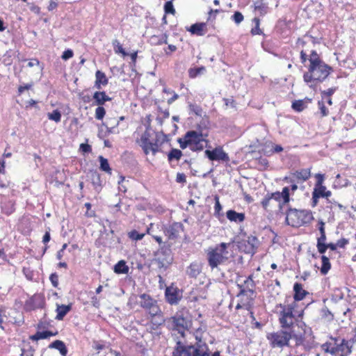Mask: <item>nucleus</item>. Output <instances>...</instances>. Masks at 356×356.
Segmentation results:
<instances>
[{
	"label": "nucleus",
	"instance_id": "nucleus-1",
	"mask_svg": "<svg viewBox=\"0 0 356 356\" xmlns=\"http://www.w3.org/2000/svg\"><path fill=\"white\" fill-rule=\"evenodd\" d=\"M208 345L199 339L195 344L185 343L177 340L172 356H211Z\"/></svg>",
	"mask_w": 356,
	"mask_h": 356
},
{
	"label": "nucleus",
	"instance_id": "nucleus-2",
	"mask_svg": "<svg viewBox=\"0 0 356 356\" xmlns=\"http://www.w3.org/2000/svg\"><path fill=\"white\" fill-rule=\"evenodd\" d=\"M331 71L332 67L324 62L309 66L308 72L303 75L304 81L309 84L310 88H314L316 83L323 82Z\"/></svg>",
	"mask_w": 356,
	"mask_h": 356
},
{
	"label": "nucleus",
	"instance_id": "nucleus-3",
	"mask_svg": "<svg viewBox=\"0 0 356 356\" xmlns=\"http://www.w3.org/2000/svg\"><path fill=\"white\" fill-rule=\"evenodd\" d=\"M229 243H220L214 247H210L207 251L208 264L213 270L218 266L225 264L229 259L227 250Z\"/></svg>",
	"mask_w": 356,
	"mask_h": 356
},
{
	"label": "nucleus",
	"instance_id": "nucleus-4",
	"mask_svg": "<svg viewBox=\"0 0 356 356\" xmlns=\"http://www.w3.org/2000/svg\"><path fill=\"white\" fill-rule=\"evenodd\" d=\"M160 137V133L152 131L149 127L146 128L140 137V146L145 154L152 152L155 155L159 151Z\"/></svg>",
	"mask_w": 356,
	"mask_h": 356
},
{
	"label": "nucleus",
	"instance_id": "nucleus-5",
	"mask_svg": "<svg viewBox=\"0 0 356 356\" xmlns=\"http://www.w3.org/2000/svg\"><path fill=\"white\" fill-rule=\"evenodd\" d=\"M296 302L290 304H277L276 309H280L277 312L278 321L282 329L291 330L294 325L295 314H293Z\"/></svg>",
	"mask_w": 356,
	"mask_h": 356
},
{
	"label": "nucleus",
	"instance_id": "nucleus-6",
	"mask_svg": "<svg viewBox=\"0 0 356 356\" xmlns=\"http://www.w3.org/2000/svg\"><path fill=\"white\" fill-rule=\"evenodd\" d=\"M286 222L287 225L298 227L309 223L313 220V215L308 210H298L289 209L286 213Z\"/></svg>",
	"mask_w": 356,
	"mask_h": 356
},
{
	"label": "nucleus",
	"instance_id": "nucleus-7",
	"mask_svg": "<svg viewBox=\"0 0 356 356\" xmlns=\"http://www.w3.org/2000/svg\"><path fill=\"white\" fill-rule=\"evenodd\" d=\"M291 338L292 332L284 329L268 333L266 335V339L273 348L289 346Z\"/></svg>",
	"mask_w": 356,
	"mask_h": 356
},
{
	"label": "nucleus",
	"instance_id": "nucleus-8",
	"mask_svg": "<svg viewBox=\"0 0 356 356\" xmlns=\"http://www.w3.org/2000/svg\"><path fill=\"white\" fill-rule=\"evenodd\" d=\"M140 306L144 309L152 317L162 316V311L158 305L157 300L152 298L149 294L143 293L139 296Z\"/></svg>",
	"mask_w": 356,
	"mask_h": 356
},
{
	"label": "nucleus",
	"instance_id": "nucleus-9",
	"mask_svg": "<svg viewBox=\"0 0 356 356\" xmlns=\"http://www.w3.org/2000/svg\"><path fill=\"white\" fill-rule=\"evenodd\" d=\"M172 323V329L177 330L182 337L185 336V331L188 330L189 321L185 316L184 309L178 311L176 314L170 318Z\"/></svg>",
	"mask_w": 356,
	"mask_h": 356
},
{
	"label": "nucleus",
	"instance_id": "nucleus-10",
	"mask_svg": "<svg viewBox=\"0 0 356 356\" xmlns=\"http://www.w3.org/2000/svg\"><path fill=\"white\" fill-rule=\"evenodd\" d=\"M186 139L189 143L190 149L193 152H200L203 150L204 143L207 144L208 141L204 138L201 132L196 131H188L186 134Z\"/></svg>",
	"mask_w": 356,
	"mask_h": 356
},
{
	"label": "nucleus",
	"instance_id": "nucleus-11",
	"mask_svg": "<svg viewBox=\"0 0 356 356\" xmlns=\"http://www.w3.org/2000/svg\"><path fill=\"white\" fill-rule=\"evenodd\" d=\"M155 259L161 267H167L172 261V251L170 245L163 244L155 253Z\"/></svg>",
	"mask_w": 356,
	"mask_h": 356
},
{
	"label": "nucleus",
	"instance_id": "nucleus-12",
	"mask_svg": "<svg viewBox=\"0 0 356 356\" xmlns=\"http://www.w3.org/2000/svg\"><path fill=\"white\" fill-rule=\"evenodd\" d=\"M205 156L212 161L227 163L229 161L228 154L223 150L222 147L218 146L212 150L207 149L204 152Z\"/></svg>",
	"mask_w": 356,
	"mask_h": 356
},
{
	"label": "nucleus",
	"instance_id": "nucleus-13",
	"mask_svg": "<svg viewBox=\"0 0 356 356\" xmlns=\"http://www.w3.org/2000/svg\"><path fill=\"white\" fill-rule=\"evenodd\" d=\"M165 298L170 305H177L182 298V291L177 286H168L165 291Z\"/></svg>",
	"mask_w": 356,
	"mask_h": 356
},
{
	"label": "nucleus",
	"instance_id": "nucleus-14",
	"mask_svg": "<svg viewBox=\"0 0 356 356\" xmlns=\"http://www.w3.org/2000/svg\"><path fill=\"white\" fill-rule=\"evenodd\" d=\"M272 200L277 202L278 207L281 209L283 204L288 203L290 201L289 188L286 186L282 188V192L276 191L275 193H269Z\"/></svg>",
	"mask_w": 356,
	"mask_h": 356
},
{
	"label": "nucleus",
	"instance_id": "nucleus-15",
	"mask_svg": "<svg viewBox=\"0 0 356 356\" xmlns=\"http://www.w3.org/2000/svg\"><path fill=\"white\" fill-rule=\"evenodd\" d=\"M44 305V300L40 294H35L26 301L25 307L27 310H34L42 308Z\"/></svg>",
	"mask_w": 356,
	"mask_h": 356
},
{
	"label": "nucleus",
	"instance_id": "nucleus-16",
	"mask_svg": "<svg viewBox=\"0 0 356 356\" xmlns=\"http://www.w3.org/2000/svg\"><path fill=\"white\" fill-rule=\"evenodd\" d=\"M338 341V338L330 337V341L321 344V348L325 353L334 355L337 354Z\"/></svg>",
	"mask_w": 356,
	"mask_h": 356
},
{
	"label": "nucleus",
	"instance_id": "nucleus-17",
	"mask_svg": "<svg viewBox=\"0 0 356 356\" xmlns=\"http://www.w3.org/2000/svg\"><path fill=\"white\" fill-rule=\"evenodd\" d=\"M183 230V225L181 222H173L165 230V234L170 239L177 238Z\"/></svg>",
	"mask_w": 356,
	"mask_h": 356
},
{
	"label": "nucleus",
	"instance_id": "nucleus-18",
	"mask_svg": "<svg viewBox=\"0 0 356 356\" xmlns=\"http://www.w3.org/2000/svg\"><path fill=\"white\" fill-rule=\"evenodd\" d=\"M352 352V346L349 341L343 339L340 343H338L337 348V353H340V356H348Z\"/></svg>",
	"mask_w": 356,
	"mask_h": 356
},
{
	"label": "nucleus",
	"instance_id": "nucleus-19",
	"mask_svg": "<svg viewBox=\"0 0 356 356\" xmlns=\"http://www.w3.org/2000/svg\"><path fill=\"white\" fill-rule=\"evenodd\" d=\"M293 298L294 302L300 301L305 298V297L309 294V292L303 289L302 285L300 283L296 282L293 285Z\"/></svg>",
	"mask_w": 356,
	"mask_h": 356
},
{
	"label": "nucleus",
	"instance_id": "nucleus-20",
	"mask_svg": "<svg viewBox=\"0 0 356 356\" xmlns=\"http://www.w3.org/2000/svg\"><path fill=\"white\" fill-rule=\"evenodd\" d=\"M94 104L97 106H102L106 102L111 100L104 91H97L93 95Z\"/></svg>",
	"mask_w": 356,
	"mask_h": 356
},
{
	"label": "nucleus",
	"instance_id": "nucleus-21",
	"mask_svg": "<svg viewBox=\"0 0 356 356\" xmlns=\"http://www.w3.org/2000/svg\"><path fill=\"white\" fill-rule=\"evenodd\" d=\"M227 218L231 222H241L245 220V215L243 213H237L234 210H229L226 213Z\"/></svg>",
	"mask_w": 356,
	"mask_h": 356
},
{
	"label": "nucleus",
	"instance_id": "nucleus-22",
	"mask_svg": "<svg viewBox=\"0 0 356 356\" xmlns=\"http://www.w3.org/2000/svg\"><path fill=\"white\" fill-rule=\"evenodd\" d=\"M96 81L95 83V87L97 89L102 88V86H106L108 83V79L106 76V74L102 71L97 70L95 73Z\"/></svg>",
	"mask_w": 356,
	"mask_h": 356
},
{
	"label": "nucleus",
	"instance_id": "nucleus-23",
	"mask_svg": "<svg viewBox=\"0 0 356 356\" xmlns=\"http://www.w3.org/2000/svg\"><path fill=\"white\" fill-rule=\"evenodd\" d=\"M294 177L302 181H305L311 177L310 168L301 169L293 173Z\"/></svg>",
	"mask_w": 356,
	"mask_h": 356
},
{
	"label": "nucleus",
	"instance_id": "nucleus-24",
	"mask_svg": "<svg viewBox=\"0 0 356 356\" xmlns=\"http://www.w3.org/2000/svg\"><path fill=\"white\" fill-rule=\"evenodd\" d=\"M49 348H55L58 350L60 352V355L63 356H66L67 353V349L65 344L64 343L63 341L60 340H56L51 343H50Z\"/></svg>",
	"mask_w": 356,
	"mask_h": 356
},
{
	"label": "nucleus",
	"instance_id": "nucleus-25",
	"mask_svg": "<svg viewBox=\"0 0 356 356\" xmlns=\"http://www.w3.org/2000/svg\"><path fill=\"white\" fill-rule=\"evenodd\" d=\"M246 242L248 243V250L246 252L252 254H254L258 247V238L256 236H250L248 238Z\"/></svg>",
	"mask_w": 356,
	"mask_h": 356
},
{
	"label": "nucleus",
	"instance_id": "nucleus-26",
	"mask_svg": "<svg viewBox=\"0 0 356 356\" xmlns=\"http://www.w3.org/2000/svg\"><path fill=\"white\" fill-rule=\"evenodd\" d=\"M71 309V305H57L56 308V319L58 321H61L63 319L65 316L70 311Z\"/></svg>",
	"mask_w": 356,
	"mask_h": 356
},
{
	"label": "nucleus",
	"instance_id": "nucleus-27",
	"mask_svg": "<svg viewBox=\"0 0 356 356\" xmlns=\"http://www.w3.org/2000/svg\"><path fill=\"white\" fill-rule=\"evenodd\" d=\"M205 26L206 24L204 23H196L191 25L188 31L192 34L202 36L205 34V31H204Z\"/></svg>",
	"mask_w": 356,
	"mask_h": 356
},
{
	"label": "nucleus",
	"instance_id": "nucleus-28",
	"mask_svg": "<svg viewBox=\"0 0 356 356\" xmlns=\"http://www.w3.org/2000/svg\"><path fill=\"white\" fill-rule=\"evenodd\" d=\"M56 333H54L51 331H42L37 332L35 334L30 336L31 341H38L40 339H47L50 337L56 335Z\"/></svg>",
	"mask_w": 356,
	"mask_h": 356
},
{
	"label": "nucleus",
	"instance_id": "nucleus-29",
	"mask_svg": "<svg viewBox=\"0 0 356 356\" xmlns=\"http://www.w3.org/2000/svg\"><path fill=\"white\" fill-rule=\"evenodd\" d=\"M92 184L97 193L102 190V181L100 175L97 172H93L91 175Z\"/></svg>",
	"mask_w": 356,
	"mask_h": 356
},
{
	"label": "nucleus",
	"instance_id": "nucleus-30",
	"mask_svg": "<svg viewBox=\"0 0 356 356\" xmlns=\"http://www.w3.org/2000/svg\"><path fill=\"white\" fill-rule=\"evenodd\" d=\"M129 267L124 260L119 261L114 266V272L117 274H126L129 272Z\"/></svg>",
	"mask_w": 356,
	"mask_h": 356
},
{
	"label": "nucleus",
	"instance_id": "nucleus-31",
	"mask_svg": "<svg viewBox=\"0 0 356 356\" xmlns=\"http://www.w3.org/2000/svg\"><path fill=\"white\" fill-rule=\"evenodd\" d=\"M321 260H322V266L321 268V273L322 275H325L330 270V269L331 268V264L330 262L329 259L325 255H322Z\"/></svg>",
	"mask_w": 356,
	"mask_h": 356
},
{
	"label": "nucleus",
	"instance_id": "nucleus-32",
	"mask_svg": "<svg viewBox=\"0 0 356 356\" xmlns=\"http://www.w3.org/2000/svg\"><path fill=\"white\" fill-rule=\"evenodd\" d=\"M291 107L294 111L301 112L307 107V102L303 99L295 100L293 102Z\"/></svg>",
	"mask_w": 356,
	"mask_h": 356
},
{
	"label": "nucleus",
	"instance_id": "nucleus-33",
	"mask_svg": "<svg viewBox=\"0 0 356 356\" xmlns=\"http://www.w3.org/2000/svg\"><path fill=\"white\" fill-rule=\"evenodd\" d=\"M152 42L154 44L160 45L168 43V35L164 33L160 36L153 35L151 38Z\"/></svg>",
	"mask_w": 356,
	"mask_h": 356
},
{
	"label": "nucleus",
	"instance_id": "nucleus-34",
	"mask_svg": "<svg viewBox=\"0 0 356 356\" xmlns=\"http://www.w3.org/2000/svg\"><path fill=\"white\" fill-rule=\"evenodd\" d=\"M182 156V152L181 150L178 149H172L168 154V159L169 161H172V160L179 161Z\"/></svg>",
	"mask_w": 356,
	"mask_h": 356
},
{
	"label": "nucleus",
	"instance_id": "nucleus-35",
	"mask_svg": "<svg viewBox=\"0 0 356 356\" xmlns=\"http://www.w3.org/2000/svg\"><path fill=\"white\" fill-rule=\"evenodd\" d=\"M200 273V267L196 264H191L187 270L188 275L191 277H196Z\"/></svg>",
	"mask_w": 356,
	"mask_h": 356
},
{
	"label": "nucleus",
	"instance_id": "nucleus-36",
	"mask_svg": "<svg viewBox=\"0 0 356 356\" xmlns=\"http://www.w3.org/2000/svg\"><path fill=\"white\" fill-rule=\"evenodd\" d=\"M244 287L247 289L248 291L251 293H254V289L255 287L254 282L252 280V275H249L246 280L244 281Z\"/></svg>",
	"mask_w": 356,
	"mask_h": 356
},
{
	"label": "nucleus",
	"instance_id": "nucleus-37",
	"mask_svg": "<svg viewBox=\"0 0 356 356\" xmlns=\"http://www.w3.org/2000/svg\"><path fill=\"white\" fill-rule=\"evenodd\" d=\"M112 44L114 47V51L116 54H121L123 56H128V53L126 52L122 47V45L120 43L118 40H114L112 42Z\"/></svg>",
	"mask_w": 356,
	"mask_h": 356
},
{
	"label": "nucleus",
	"instance_id": "nucleus-38",
	"mask_svg": "<svg viewBox=\"0 0 356 356\" xmlns=\"http://www.w3.org/2000/svg\"><path fill=\"white\" fill-rule=\"evenodd\" d=\"M100 162V169L102 171L108 172L109 174L111 173V168H110L108 161L106 159L104 158L102 156H99V157Z\"/></svg>",
	"mask_w": 356,
	"mask_h": 356
},
{
	"label": "nucleus",
	"instance_id": "nucleus-39",
	"mask_svg": "<svg viewBox=\"0 0 356 356\" xmlns=\"http://www.w3.org/2000/svg\"><path fill=\"white\" fill-rule=\"evenodd\" d=\"M321 315L323 319L326 320L328 322H330L334 319L333 314L328 309L327 307H324L323 308H322L321 311Z\"/></svg>",
	"mask_w": 356,
	"mask_h": 356
},
{
	"label": "nucleus",
	"instance_id": "nucleus-40",
	"mask_svg": "<svg viewBox=\"0 0 356 356\" xmlns=\"http://www.w3.org/2000/svg\"><path fill=\"white\" fill-rule=\"evenodd\" d=\"M206 70L205 67L202 66L200 67L190 68L188 70V75L190 78L194 79L199 74L203 73Z\"/></svg>",
	"mask_w": 356,
	"mask_h": 356
},
{
	"label": "nucleus",
	"instance_id": "nucleus-41",
	"mask_svg": "<svg viewBox=\"0 0 356 356\" xmlns=\"http://www.w3.org/2000/svg\"><path fill=\"white\" fill-rule=\"evenodd\" d=\"M309 66H314L316 64L323 63L319 58L318 54L315 50L312 51L309 56Z\"/></svg>",
	"mask_w": 356,
	"mask_h": 356
},
{
	"label": "nucleus",
	"instance_id": "nucleus-42",
	"mask_svg": "<svg viewBox=\"0 0 356 356\" xmlns=\"http://www.w3.org/2000/svg\"><path fill=\"white\" fill-rule=\"evenodd\" d=\"M47 117L49 120H53L58 123L61 120V113L58 110L56 109L54 110L51 113H49L47 114Z\"/></svg>",
	"mask_w": 356,
	"mask_h": 356
},
{
	"label": "nucleus",
	"instance_id": "nucleus-43",
	"mask_svg": "<svg viewBox=\"0 0 356 356\" xmlns=\"http://www.w3.org/2000/svg\"><path fill=\"white\" fill-rule=\"evenodd\" d=\"M326 189L327 188L324 185L318 186H314L312 193H314V196L316 197H323Z\"/></svg>",
	"mask_w": 356,
	"mask_h": 356
},
{
	"label": "nucleus",
	"instance_id": "nucleus-44",
	"mask_svg": "<svg viewBox=\"0 0 356 356\" xmlns=\"http://www.w3.org/2000/svg\"><path fill=\"white\" fill-rule=\"evenodd\" d=\"M128 236L134 241H140L145 236V234L139 233L136 230H132L129 232Z\"/></svg>",
	"mask_w": 356,
	"mask_h": 356
},
{
	"label": "nucleus",
	"instance_id": "nucleus-45",
	"mask_svg": "<svg viewBox=\"0 0 356 356\" xmlns=\"http://www.w3.org/2000/svg\"><path fill=\"white\" fill-rule=\"evenodd\" d=\"M253 22L255 24V27L252 29L251 33L253 35H261L262 33V31L259 29V24H260L259 19L257 18V17H254L253 19Z\"/></svg>",
	"mask_w": 356,
	"mask_h": 356
},
{
	"label": "nucleus",
	"instance_id": "nucleus-46",
	"mask_svg": "<svg viewBox=\"0 0 356 356\" xmlns=\"http://www.w3.org/2000/svg\"><path fill=\"white\" fill-rule=\"evenodd\" d=\"M106 114V110L102 106H98L95 109V118L101 120L104 118Z\"/></svg>",
	"mask_w": 356,
	"mask_h": 356
},
{
	"label": "nucleus",
	"instance_id": "nucleus-47",
	"mask_svg": "<svg viewBox=\"0 0 356 356\" xmlns=\"http://www.w3.org/2000/svg\"><path fill=\"white\" fill-rule=\"evenodd\" d=\"M271 201L272 198L270 197L269 193H267L266 195L262 199L261 204L263 208L266 210L268 209V207H271Z\"/></svg>",
	"mask_w": 356,
	"mask_h": 356
},
{
	"label": "nucleus",
	"instance_id": "nucleus-48",
	"mask_svg": "<svg viewBox=\"0 0 356 356\" xmlns=\"http://www.w3.org/2000/svg\"><path fill=\"white\" fill-rule=\"evenodd\" d=\"M164 10L166 14L174 15L175 13V10L174 8L172 1H168L165 3Z\"/></svg>",
	"mask_w": 356,
	"mask_h": 356
},
{
	"label": "nucleus",
	"instance_id": "nucleus-49",
	"mask_svg": "<svg viewBox=\"0 0 356 356\" xmlns=\"http://www.w3.org/2000/svg\"><path fill=\"white\" fill-rule=\"evenodd\" d=\"M215 206H214V211H215V215L218 217H219L220 216H222V213H221V210H222V206L219 202V197L218 196H216L215 197Z\"/></svg>",
	"mask_w": 356,
	"mask_h": 356
},
{
	"label": "nucleus",
	"instance_id": "nucleus-50",
	"mask_svg": "<svg viewBox=\"0 0 356 356\" xmlns=\"http://www.w3.org/2000/svg\"><path fill=\"white\" fill-rule=\"evenodd\" d=\"M189 109L191 112L195 115L200 116L202 115V110L200 106L197 104H189Z\"/></svg>",
	"mask_w": 356,
	"mask_h": 356
},
{
	"label": "nucleus",
	"instance_id": "nucleus-51",
	"mask_svg": "<svg viewBox=\"0 0 356 356\" xmlns=\"http://www.w3.org/2000/svg\"><path fill=\"white\" fill-rule=\"evenodd\" d=\"M243 15L238 11L235 12L232 16V19L234 21V22L237 24H240L243 20Z\"/></svg>",
	"mask_w": 356,
	"mask_h": 356
},
{
	"label": "nucleus",
	"instance_id": "nucleus-52",
	"mask_svg": "<svg viewBox=\"0 0 356 356\" xmlns=\"http://www.w3.org/2000/svg\"><path fill=\"white\" fill-rule=\"evenodd\" d=\"M318 108L320 109L321 115L323 117L327 116L328 115V113H329V111H328L327 108H326V106H325L324 102L323 101H318Z\"/></svg>",
	"mask_w": 356,
	"mask_h": 356
},
{
	"label": "nucleus",
	"instance_id": "nucleus-53",
	"mask_svg": "<svg viewBox=\"0 0 356 356\" xmlns=\"http://www.w3.org/2000/svg\"><path fill=\"white\" fill-rule=\"evenodd\" d=\"M23 274L29 280H32L33 278V271L29 267H24L22 269Z\"/></svg>",
	"mask_w": 356,
	"mask_h": 356
},
{
	"label": "nucleus",
	"instance_id": "nucleus-54",
	"mask_svg": "<svg viewBox=\"0 0 356 356\" xmlns=\"http://www.w3.org/2000/svg\"><path fill=\"white\" fill-rule=\"evenodd\" d=\"M282 150H283V148L281 145L272 144L271 149L269 151H268L266 153L269 154H272L273 153L281 152Z\"/></svg>",
	"mask_w": 356,
	"mask_h": 356
},
{
	"label": "nucleus",
	"instance_id": "nucleus-55",
	"mask_svg": "<svg viewBox=\"0 0 356 356\" xmlns=\"http://www.w3.org/2000/svg\"><path fill=\"white\" fill-rule=\"evenodd\" d=\"M255 10L260 13L261 15H264L267 13L268 6L265 4L260 3L255 6Z\"/></svg>",
	"mask_w": 356,
	"mask_h": 356
},
{
	"label": "nucleus",
	"instance_id": "nucleus-56",
	"mask_svg": "<svg viewBox=\"0 0 356 356\" xmlns=\"http://www.w3.org/2000/svg\"><path fill=\"white\" fill-rule=\"evenodd\" d=\"M336 88H330L327 90H323L321 92L322 98L330 97L336 91Z\"/></svg>",
	"mask_w": 356,
	"mask_h": 356
},
{
	"label": "nucleus",
	"instance_id": "nucleus-57",
	"mask_svg": "<svg viewBox=\"0 0 356 356\" xmlns=\"http://www.w3.org/2000/svg\"><path fill=\"white\" fill-rule=\"evenodd\" d=\"M177 142L182 149L189 147V143L187 139H186V135H184L183 138H178Z\"/></svg>",
	"mask_w": 356,
	"mask_h": 356
},
{
	"label": "nucleus",
	"instance_id": "nucleus-58",
	"mask_svg": "<svg viewBox=\"0 0 356 356\" xmlns=\"http://www.w3.org/2000/svg\"><path fill=\"white\" fill-rule=\"evenodd\" d=\"M74 56V52L72 49H68L63 51L61 58L64 60H67L71 58H72Z\"/></svg>",
	"mask_w": 356,
	"mask_h": 356
},
{
	"label": "nucleus",
	"instance_id": "nucleus-59",
	"mask_svg": "<svg viewBox=\"0 0 356 356\" xmlns=\"http://www.w3.org/2000/svg\"><path fill=\"white\" fill-rule=\"evenodd\" d=\"M49 280H50V281L51 282V284L54 287H57L58 286V275L56 273H51L50 275Z\"/></svg>",
	"mask_w": 356,
	"mask_h": 356
},
{
	"label": "nucleus",
	"instance_id": "nucleus-60",
	"mask_svg": "<svg viewBox=\"0 0 356 356\" xmlns=\"http://www.w3.org/2000/svg\"><path fill=\"white\" fill-rule=\"evenodd\" d=\"M315 177L316 179V182L314 186H321V185H323V181H324V179H325L324 175L321 174V173H318V174H316Z\"/></svg>",
	"mask_w": 356,
	"mask_h": 356
},
{
	"label": "nucleus",
	"instance_id": "nucleus-61",
	"mask_svg": "<svg viewBox=\"0 0 356 356\" xmlns=\"http://www.w3.org/2000/svg\"><path fill=\"white\" fill-rule=\"evenodd\" d=\"M176 181L180 184H185L186 182V177L184 173L178 172L176 177Z\"/></svg>",
	"mask_w": 356,
	"mask_h": 356
},
{
	"label": "nucleus",
	"instance_id": "nucleus-62",
	"mask_svg": "<svg viewBox=\"0 0 356 356\" xmlns=\"http://www.w3.org/2000/svg\"><path fill=\"white\" fill-rule=\"evenodd\" d=\"M80 149L84 153H90L92 151V147L88 144L81 143L80 145Z\"/></svg>",
	"mask_w": 356,
	"mask_h": 356
},
{
	"label": "nucleus",
	"instance_id": "nucleus-63",
	"mask_svg": "<svg viewBox=\"0 0 356 356\" xmlns=\"http://www.w3.org/2000/svg\"><path fill=\"white\" fill-rule=\"evenodd\" d=\"M33 86V83H27V84H25L24 86H19V88H18V93L19 95H21L22 92H24V91L25 90H29L32 88Z\"/></svg>",
	"mask_w": 356,
	"mask_h": 356
},
{
	"label": "nucleus",
	"instance_id": "nucleus-64",
	"mask_svg": "<svg viewBox=\"0 0 356 356\" xmlns=\"http://www.w3.org/2000/svg\"><path fill=\"white\" fill-rule=\"evenodd\" d=\"M337 243V246L339 248H343L346 247V245H348L349 243V241H348V239L342 238L338 240Z\"/></svg>",
	"mask_w": 356,
	"mask_h": 356
}]
</instances>
